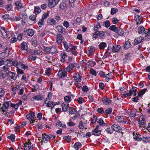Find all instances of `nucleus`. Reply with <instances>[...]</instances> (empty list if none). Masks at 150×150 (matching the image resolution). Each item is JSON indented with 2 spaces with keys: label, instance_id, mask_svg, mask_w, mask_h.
<instances>
[{
  "label": "nucleus",
  "instance_id": "nucleus-1",
  "mask_svg": "<svg viewBox=\"0 0 150 150\" xmlns=\"http://www.w3.org/2000/svg\"><path fill=\"white\" fill-rule=\"evenodd\" d=\"M18 66L16 67V71L18 74L23 75L24 74V71L28 68V66L26 64H24L21 62L18 61Z\"/></svg>",
  "mask_w": 150,
  "mask_h": 150
},
{
  "label": "nucleus",
  "instance_id": "nucleus-2",
  "mask_svg": "<svg viewBox=\"0 0 150 150\" xmlns=\"http://www.w3.org/2000/svg\"><path fill=\"white\" fill-rule=\"evenodd\" d=\"M10 103H11V101L4 102L2 104L0 103V112L2 113L7 112Z\"/></svg>",
  "mask_w": 150,
  "mask_h": 150
},
{
  "label": "nucleus",
  "instance_id": "nucleus-3",
  "mask_svg": "<svg viewBox=\"0 0 150 150\" xmlns=\"http://www.w3.org/2000/svg\"><path fill=\"white\" fill-rule=\"evenodd\" d=\"M55 137L54 135L51 134H42V141L45 143H47L51 140H53Z\"/></svg>",
  "mask_w": 150,
  "mask_h": 150
},
{
  "label": "nucleus",
  "instance_id": "nucleus-4",
  "mask_svg": "<svg viewBox=\"0 0 150 150\" xmlns=\"http://www.w3.org/2000/svg\"><path fill=\"white\" fill-rule=\"evenodd\" d=\"M6 66L9 67L14 66L16 67L18 66V61L17 60L13 61L11 59H7L5 62Z\"/></svg>",
  "mask_w": 150,
  "mask_h": 150
},
{
  "label": "nucleus",
  "instance_id": "nucleus-5",
  "mask_svg": "<svg viewBox=\"0 0 150 150\" xmlns=\"http://www.w3.org/2000/svg\"><path fill=\"white\" fill-rule=\"evenodd\" d=\"M58 2V0H48V7L50 8H52L55 6Z\"/></svg>",
  "mask_w": 150,
  "mask_h": 150
},
{
  "label": "nucleus",
  "instance_id": "nucleus-6",
  "mask_svg": "<svg viewBox=\"0 0 150 150\" xmlns=\"http://www.w3.org/2000/svg\"><path fill=\"white\" fill-rule=\"evenodd\" d=\"M24 150H33V146L30 142H25L23 144Z\"/></svg>",
  "mask_w": 150,
  "mask_h": 150
},
{
  "label": "nucleus",
  "instance_id": "nucleus-7",
  "mask_svg": "<svg viewBox=\"0 0 150 150\" xmlns=\"http://www.w3.org/2000/svg\"><path fill=\"white\" fill-rule=\"evenodd\" d=\"M7 76L9 79L11 80H15L16 79V77H15L16 74L14 72H12L11 71L6 72Z\"/></svg>",
  "mask_w": 150,
  "mask_h": 150
},
{
  "label": "nucleus",
  "instance_id": "nucleus-8",
  "mask_svg": "<svg viewBox=\"0 0 150 150\" xmlns=\"http://www.w3.org/2000/svg\"><path fill=\"white\" fill-rule=\"evenodd\" d=\"M76 65H77L76 63L70 64L68 67L67 68V70L70 73H72V70L73 69H76Z\"/></svg>",
  "mask_w": 150,
  "mask_h": 150
},
{
  "label": "nucleus",
  "instance_id": "nucleus-9",
  "mask_svg": "<svg viewBox=\"0 0 150 150\" xmlns=\"http://www.w3.org/2000/svg\"><path fill=\"white\" fill-rule=\"evenodd\" d=\"M59 77L62 78L67 76V72L65 70H59L58 74Z\"/></svg>",
  "mask_w": 150,
  "mask_h": 150
},
{
  "label": "nucleus",
  "instance_id": "nucleus-10",
  "mask_svg": "<svg viewBox=\"0 0 150 150\" xmlns=\"http://www.w3.org/2000/svg\"><path fill=\"white\" fill-rule=\"evenodd\" d=\"M1 29L2 30L4 31V32H1V35L5 38H7L9 37V34L8 32L9 31H7L6 29L4 27H1Z\"/></svg>",
  "mask_w": 150,
  "mask_h": 150
},
{
  "label": "nucleus",
  "instance_id": "nucleus-11",
  "mask_svg": "<svg viewBox=\"0 0 150 150\" xmlns=\"http://www.w3.org/2000/svg\"><path fill=\"white\" fill-rule=\"evenodd\" d=\"M74 78L76 82H80L81 81V76L78 73L74 74Z\"/></svg>",
  "mask_w": 150,
  "mask_h": 150
},
{
  "label": "nucleus",
  "instance_id": "nucleus-12",
  "mask_svg": "<svg viewBox=\"0 0 150 150\" xmlns=\"http://www.w3.org/2000/svg\"><path fill=\"white\" fill-rule=\"evenodd\" d=\"M46 104V106L47 107H50L53 106L52 108H53L54 106L57 104V103H54L52 101H48L46 102V103H45L43 104L44 106H45V104Z\"/></svg>",
  "mask_w": 150,
  "mask_h": 150
},
{
  "label": "nucleus",
  "instance_id": "nucleus-13",
  "mask_svg": "<svg viewBox=\"0 0 150 150\" xmlns=\"http://www.w3.org/2000/svg\"><path fill=\"white\" fill-rule=\"evenodd\" d=\"M114 131L117 132L119 133H122V129L120 127L116 124H114L112 125Z\"/></svg>",
  "mask_w": 150,
  "mask_h": 150
},
{
  "label": "nucleus",
  "instance_id": "nucleus-14",
  "mask_svg": "<svg viewBox=\"0 0 150 150\" xmlns=\"http://www.w3.org/2000/svg\"><path fill=\"white\" fill-rule=\"evenodd\" d=\"M62 109L64 112L68 111L69 108V104L67 102H64L62 104Z\"/></svg>",
  "mask_w": 150,
  "mask_h": 150
},
{
  "label": "nucleus",
  "instance_id": "nucleus-15",
  "mask_svg": "<svg viewBox=\"0 0 150 150\" xmlns=\"http://www.w3.org/2000/svg\"><path fill=\"white\" fill-rule=\"evenodd\" d=\"M144 39V38L143 37H137L135 39L134 42V44L136 45L140 43Z\"/></svg>",
  "mask_w": 150,
  "mask_h": 150
},
{
  "label": "nucleus",
  "instance_id": "nucleus-16",
  "mask_svg": "<svg viewBox=\"0 0 150 150\" xmlns=\"http://www.w3.org/2000/svg\"><path fill=\"white\" fill-rule=\"evenodd\" d=\"M147 31L148 30H146L143 26H141L139 28V33L142 35L145 34V36Z\"/></svg>",
  "mask_w": 150,
  "mask_h": 150
},
{
  "label": "nucleus",
  "instance_id": "nucleus-17",
  "mask_svg": "<svg viewBox=\"0 0 150 150\" xmlns=\"http://www.w3.org/2000/svg\"><path fill=\"white\" fill-rule=\"evenodd\" d=\"M134 18L137 24H140L142 22V18L141 16L136 15L134 16Z\"/></svg>",
  "mask_w": 150,
  "mask_h": 150
},
{
  "label": "nucleus",
  "instance_id": "nucleus-18",
  "mask_svg": "<svg viewBox=\"0 0 150 150\" xmlns=\"http://www.w3.org/2000/svg\"><path fill=\"white\" fill-rule=\"evenodd\" d=\"M59 7L62 10H66L67 9V5L65 1L62 2L60 3Z\"/></svg>",
  "mask_w": 150,
  "mask_h": 150
},
{
  "label": "nucleus",
  "instance_id": "nucleus-19",
  "mask_svg": "<svg viewBox=\"0 0 150 150\" xmlns=\"http://www.w3.org/2000/svg\"><path fill=\"white\" fill-rule=\"evenodd\" d=\"M62 37L60 34H57L56 36V41L58 44H60L62 43Z\"/></svg>",
  "mask_w": 150,
  "mask_h": 150
},
{
  "label": "nucleus",
  "instance_id": "nucleus-20",
  "mask_svg": "<svg viewBox=\"0 0 150 150\" xmlns=\"http://www.w3.org/2000/svg\"><path fill=\"white\" fill-rule=\"evenodd\" d=\"M31 53L35 55H39L42 54V51L40 49L33 50L31 51Z\"/></svg>",
  "mask_w": 150,
  "mask_h": 150
},
{
  "label": "nucleus",
  "instance_id": "nucleus-21",
  "mask_svg": "<svg viewBox=\"0 0 150 150\" xmlns=\"http://www.w3.org/2000/svg\"><path fill=\"white\" fill-rule=\"evenodd\" d=\"M15 4L18 11H20V9L23 8L22 4L19 1H16Z\"/></svg>",
  "mask_w": 150,
  "mask_h": 150
},
{
  "label": "nucleus",
  "instance_id": "nucleus-22",
  "mask_svg": "<svg viewBox=\"0 0 150 150\" xmlns=\"http://www.w3.org/2000/svg\"><path fill=\"white\" fill-rule=\"evenodd\" d=\"M47 23L50 25H54L56 24L57 22L53 18H49L47 20Z\"/></svg>",
  "mask_w": 150,
  "mask_h": 150
},
{
  "label": "nucleus",
  "instance_id": "nucleus-23",
  "mask_svg": "<svg viewBox=\"0 0 150 150\" xmlns=\"http://www.w3.org/2000/svg\"><path fill=\"white\" fill-rule=\"evenodd\" d=\"M44 97L43 96H42L40 94L39 95H36L33 97V98L35 100H42Z\"/></svg>",
  "mask_w": 150,
  "mask_h": 150
},
{
  "label": "nucleus",
  "instance_id": "nucleus-24",
  "mask_svg": "<svg viewBox=\"0 0 150 150\" xmlns=\"http://www.w3.org/2000/svg\"><path fill=\"white\" fill-rule=\"evenodd\" d=\"M131 45L129 41H126L124 45V48L125 49H127L130 47Z\"/></svg>",
  "mask_w": 150,
  "mask_h": 150
},
{
  "label": "nucleus",
  "instance_id": "nucleus-25",
  "mask_svg": "<svg viewBox=\"0 0 150 150\" xmlns=\"http://www.w3.org/2000/svg\"><path fill=\"white\" fill-rule=\"evenodd\" d=\"M97 122L100 125H102V126H104L106 125V123L104 122L102 118L97 119Z\"/></svg>",
  "mask_w": 150,
  "mask_h": 150
},
{
  "label": "nucleus",
  "instance_id": "nucleus-26",
  "mask_svg": "<svg viewBox=\"0 0 150 150\" xmlns=\"http://www.w3.org/2000/svg\"><path fill=\"white\" fill-rule=\"evenodd\" d=\"M20 47L21 49L24 50H27L28 49L27 45L25 42H23L21 44Z\"/></svg>",
  "mask_w": 150,
  "mask_h": 150
},
{
  "label": "nucleus",
  "instance_id": "nucleus-27",
  "mask_svg": "<svg viewBox=\"0 0 150 150\" xmlns=\"http://www.w3.org/2000/svg\"><path fill=\"white\" fill-rule=\"evenodd\" d=\"M107 46L106 43L105 42H101L99 45V48L100 50H104L105 47Z\"/></svg>",
  "mask_w": 150,
  "mask_h": 150
},
{
  "label": "nucleus",
  "instance_id": "nucleus-28",
  "mask_svg": "<svg viewBox=\"0 0 150 150\" xmlns=\"http://www.w3.org/2000/svg\"><path fill=\"white\" fill-rule=\"evenodd\" d=\"M102 101L104 104L106 105H110L111 102V100H110L108 98H103L102 99Z\"/></svg>",
  "mask_w": 150,
  "mask_h": 150
},
{
  "label": "nucleus",
  "instance_id": "nucleus-29",
  "mask_svg": "<svg viewBox=\"0 0 150 150\" xmlns=\"http://www.w3.org/2000/svg\"><path fill=\"white\" fill-rule=\"evenodd\" d=\"M77 113V111L76 109L73 107L69 108V114H74Z\"/></svg>",
  "mask_w": 150,
  "mask_h": 150
},
{
  "label": "nucleus",
  "instance_id": "nucleus-30",
  "mask_svg": "<svg viewBox=\"0 0 150 150\" xmlns=\"http://www.w3.org/2000/svg\"><path fill=\"white\" fill-rule=\"evenodd\" d=\"M26 32L27 35L29 36H33L34 33L33 30L32 29H29L27 30Z\"/></svg>",
  "mask_w": 150,
  "mask_h": 150
},
{
  "label": "nucleus",
  "instance_id": "nucleus-31",
  "mask_svg": "<svg viewBox=\"0 0 150 150\" xmlns=\"http://www.w3.org/2000/svg\"><path fill=\"white\" fill-rule=\"evenodd\" d=\"M44 59L46 61H47V62L49 63H51L52 61L53 60L52 57L50 56H45L44 57Z\"/></svg>",
  "mask_w": 150,
  "mask_h": 150
},
{
  "label": "nucleus",
  "instance_id": "nucleus-32",
  "mask_svg": "<svg viewBox=\"0 0 150 150\" xmlns=\"http://www.w3.org/2000/svg\"><path fill=\"white\" fill-rule=\"evenodd\" d=\"M101 134V131L100 130H93L92 131V134L95 136H99Z\"/></svg>",
  "mask_w": 150,
  "mask_h": 150
},
{
  "label": "nucleus",
  "instance_id": "nucleus-33",
  "mask_svg": "<svg viewBox=\"0 0 150 150\" xmlns=\"http://www.w3.org/2000/svg\"><path fill=\"white\" fill-rule=\"evenodd\" d=\"M50 53L54 54L57 52V49L55 46L50 47Z\"/></svg>",
  "mask_w": 150,
  "mask_h": 150
},
{
  "label": "nucleus",
  "instance_id": "nucleus-34",
  "mask_svg": "<svg viewBox=\"0 0 150 150\" xmlns=\"http://www.w3.org/2000/svg\"><path fill=\"white\" fill-rule=\"evenodd\" d=\"M121 47V46L119 45H115L113 46L112 51L113 52H117L118 51Z\"/></svg>",
  "mask_w": 150,
  "mask_h": 150
},
{
  "label": "nucleus",
  "instance_id": "nucleus-35",
  "mask_svg": "<svg viewBox=\"0 0 150 150\" xmlns=\"http://www.w3.org/2000/svg\"><path fill=\"white\" fill-rule=\"evenodd\" d=\"M56 126L58 127H62V128H65L66 127V125L65 123H62L60 122H57L56 123Z\"/></svg>",
  "mask_w": 150,
  "mask_h": 150
},
{
  "label": "nucleus",
  "instance_id": "nucleus-36",
  "mask_svg": "<svg viewBox=\"0 0 150 150\" xmlns=\"http://www.w3.org/2000/svg\"><path fill=\"white\" fill-rule=\"evenodd\" d=\"M67 55L66 53L65 52L62 53L61 54V57L62 58V59H61L62 62H64L65 61V59L67 57Z\"/></svg>",
  "mask_w": 150,
  "mask_h": 150
},
{
  "label": "nucleus",
  "instance_id": "nucleus-37",
  "mask_svg": "<svg viewBox=\"0 0 150 150\" xmlns=\"http://www.w3.org/2000/svg\"><path fill=\"white\" fill-rule=\"evenodd\" d=\"M57 29L58 32L62 33H63L65 31V29L62 26L58 25L56 27Z\"/></svg>",
  "mask_w": 150,
  "mask_h": 150
},
{
  "label": "nucleus",
  "instance_id": "nucleus-38",
  "mask_svg": "<svg viewBox=\"0 0 150 150\" xmlns=\"http://www.w3.org/2000/svg\"><path fill=\"white\" fill-rule=\"evenodd\" d=\"M19 90V86H16L12 88V91L13 92V94L14 95L16 93H18Z\"/></svg>",
  "mask_w": 150,
  "mask_h": 150
},
{
  "label": "nucleus",
  "instance_id": "nucleus-39",
  "mask_svg": "<svg viewBox=\"0 0 150 150\" xmlns=\"http://www.w3.org/2000/svg\"><path fill=\"white\" fill-rule=\"evenodd\" d=\"M82 145L79 142H76L74 145V147L76 150H78L79 148H81L82 147Z\"/></svg>",
  "mask_w": 150,
  "mask_h": 150
},
{
  "label": "nucleus",
  "instance_id": "nucleus-40",
  "mask_svg": "<svg viewBox=\"0 0 150 150\" xmlns=\"http://www.w3.org/2000/svg\"><path fill=\"white\" fill-rule=\"evenodd\" d=\"M139 124L142 125H144L146 123V121L144 118L142 117H140L139 118Z\"/></svg>",
  "mask_w": 150,
  "mask_h": 150
},
{
  "label": "nucleus",
  "instance_id": "nucleus-41",
  "mask_svg": "<svg viewBox=\"0 0 150 150\" xmlns=\"http://www.w3.org/2000/svg\"><path fill=\"white\" fill-rule=\"evenodd\" d=\"M147 90V89L146 88H144L143 89L141 90L139 93H138V96L139 97H141L145 93V92Z\"/></svg>",
  "mask_w": 150,
  "mask_h": 150
},
{
  "label": "nucleus",
  "instance_id": "nucleus-42",
  "mask_svg": "<svg viewBox=\"0 0 150 150\" xmlns=\"http://www.w3.org/2000/svg\"><path fill=\"white\" fill-rule=\"evenodd\" d=\"M64 99L65 101L64 102H67V103L70 102L71 100V96H65Z\"/></svg>",
  "mask_w": 150,
  "mask_h": 150
},
{
  "label": "nucleus",
  "instance_id": "nucleus-43",
  "mask_svg": "<svg viewBox=\"0 0 150 150\" xmlns=\"http://www.w3.org/2000/svg\"><path fill=\"white\" fill-rule=\"evenodd\" d=\"M98 34L99 36L103 39H104L106 37L105 33L103 31H99Z\"/></svg>",
  "mask_w": 150,
  "mask_h": 150
},
{
  "label": "nucleus",
  "instance_id": "nucleus-44",
  "mask_svg": "<svg viewBox=\"0 0 150 150\" xmlns=\"http://www.w3.org/2000/svg\"><path fill=\"white\" fill-rule=\"evenodd\" d=\"M106 131L108 134H112V133L114 131V130L112 127V125L111 127H109L106 130Z\"/></svg>",
  "mask_w": 150,
  "mask_h": 150
},
{
  "label": "nucleus",
  "instance_id": "nucleus-45",
  "mask_svg": "<svg viewBox=\"0 0 150 150\" xmlns=\"http://www.w3.org/2000/svg\"><path fill=\"white\" fill-rule=\"evenodd\" d=\"M7 74L5 73L4 72L3 70L0 71V79H4L6 76Z\"/></svg>",
  "mask_w": 150,
  "mask_h": 150
},
{
  "label": "nucleus",
  "instance_id": "nucleus-46",
  "mask_svg": "<svg viewBox=\"0 0 150 150\" xmlns=\"http://www.w3.org/2000/svg\"><path fill=\"white\" fill-rule=\"evenodd\" d=\"M10 106L15 109L14 111L16 110L19 106L18 104L13 103L11 102L10 103Z\"/></svg>",
  "mask_w": 150,
  "mask_h": 150
},
{
  "label": "nucleus",
  "instance_id": "nucleus-47",
  "mask_svg": "<svg viewBox=\"0 0 150 150\" xmlns=\"http://www.w3.org/2000/svg\"><path fill=\"white\" fill-rule=\"evenodd\" d=\"M9 67L7 66H4L3 67L2 69L6 73V72H9V71L11 70V68H10Z\"/></svg>",
  "mask_w": 150,
  "mask_h": 150
},
{
  "label": "nucleus",
  "instance_id": "nucleus-48",
  "mask_svg": "<svg viewBox=\"0 0 150 150\" xmlns=\"http://www.w3.org/2000/svg\"><path fill=\"white\" fill-rule=\"evenodd\" d=\"M35 13L36 14H37L40 13L41 11V9L38 6H36L34 9Z\"/></svg>",
  "mask_w": 150,
  "mask_h": 150
},
{
  "label": "nucleus",
  "instance_id": "nucleus-49",
  "mask_svg": "<svg viewBox=\"0 0 150 150\" xmlns=\"http://www.w3.org/2000/svg\"><path fill=\"white\" fill-rule=\"evenodd\" d=\"M38 23L39 25V28H40L44 24V20L41 19L39 20Z\"/></svg>",
  "mask_w": 150,
  "mask_h": 150
},
{
  "label": "nucleus",
  "instance_id": "nucleus-50",
  "mask_svg": "<svg viewBox=\"0 0 150 150\" xmlns=\"http://www.w3.org/2000/svg\"><path fill=\"white\" fill-rule=\"evenodd\" d=\"M145 35V39L147 40L150 39V28L148 30L147 32Z\"/></svg>",
  "mask_w": 150,
  "mask_h": 150
},
{
  "label": "nucleus",
  "instance_id": "nucleus-51",
  "mask_svg": "<svg viewBox=\"0 0 150 150\" xmlns=\"http://www.w3.org/2000/svg\"><path fill=\"white\" fill-rule=\"evenodd\" d=\"M44 51L46 52L47 53L50 54V47H46L45 46H43L42 47Z\"/></svg>",
  "mask_w": 150,
  "mask_h": 150
},
{
  "label": "nucleus",
  "instance_id": "nucleus-52",
  "mask_svg": "<svg viewBox=\"0 0 150 150\" xmlns=\"http://www.w3.org/2000/svg\"><path fill=\"white\" fill-rule=\"evenodd\" d=\"M49 16V14L47 13H44L42 16V19L44 20Z\"/></svg>",
  "mask_w": 150,
  "mask_h": 150
},
{
  "label": "nucleus",
  "instance_id": "nucleus-53",
  "mask_svg": "<svg viewBox=\"0 0 150 150\" xmlns=\"http://www.w3.org/2000/svg\"><path fill=\"white\" fill-rule=\"evenodd\" d=\"M52 94L50 92L48 93L47 96L45 101V103H46V102L48 100H50L52 98Z\"/></svg>",
  "mask_w": 150,
  "mask_h": 150
},
{
  "label": "nucleus",
  "instance_id": "nucleus-54",
  "mask_svg": "<svg viewBox=\"0 0 150 150\" xmlns=\"http://www.w3.org/2000/svg\"><path fill=\"white\" fill-rule=\"evenodd\" d=\"M85 127L83 122L81 121L79 123L78 127L80 129H83Z\"/></svg>",
  "mask_w": 150,
  "mask_h": 150
},
{
  "label": "nucleus",
  "instance_id": "nucleus-55",
  "mask_svg": "<svg viewBox=\"0 0 150 150\" xmlns=\"http://www.w3.org/2000/svg\"><path fill=\"white\" fill-rule=\"evenodd\" d=\"M4 53H5V54L6 55V56H7L8 57L9 55V48L8 47H6V48L4 50Z\"/></svg>",
  "mask_w": 150,
  "mask_h": 150
},
{
  "label": "nucleus",
  "instance_id": "nucleus-56",
  "mask_svg": "<svg viewBox=\"0 0 150 150\" xmlns=\"http://www.w3.org/2000/svg\"><path fill=\"white\" fill-rule=\"evenodd\" d=\"M90 73L92 75L96 76L97 74V72L96 71L93 69H91L89 70Z\"/></svg>",
  "mask_w": 150,
  "mask_h": 150
},
{
  "label": "nucleus",
  "instance_id": "nucleus-57",
  "mask_svg": "<svg viewBox=\"0 0 150 150\" xmlns=\"http://www.w3.org/2000/svg\"><path fill=\"white\" fill-rule=\"evenodd\" d=\"M76 0H69L70 6L72 8H74L75 6L74 3Z\"/></svg>",
  "mask_w": 150,
  "mask_h": 150
},
{
  "label": "nucleus",
  "instance_id": "nucleus-58",
  "mask_svg": "<svg viewBox=\"0 0 150 150\" xmlns=\"http://www.w3.org/2000/svg\"><path fill=\"white\" fill-rule=\"evenodd\" d=\"M143 141L146 143L148 142H150V137H143Z\"/></svg>",
  "mask_w": 150,
  "mask_h": 150
},
{
  "label": "nucleus",
  "instance_id": "nucleus-59",
  "mask_svg": "<svg viewBox=\"0 0 150 150\" xmlns=\"http://www.w3.org/2000/svg\"><path fill=\"white\" fill-rule=\"evenodd\" d=\"M5 92L4 90L0 88V97H4L5 96Z\"/></svg>",
  "mask_w": 150,
  "mask_h": 150
},
{
  "label": "nucleus",
  "instance_id": "nucleus-60",
  "mask_svg": "<svg viewBox=\"0 0 150 150\" xmlns=\"http://www.w3.org/2000/svg\"><path fill=\"white\" fill-rule=\"evenodd\" d=\"M21 80L24 82H27L28 81V79L26 77V75L25 74H23Z\"/></svg>",
  "mask_w": 150,
  "mask_h": 150
},
{
  "label": "nucleus",
  "instance_id": "nucleus-61",
  "mask_svg": "<svg viewBox=\"0 0 150 150\" xmlns=\"http://www.w3.org/2000/svg\"><path fill=\"white\" fill-rule=\"evenodd\" d=\"M7 138L13 142L15 141V136L14 135L12 134L10 136H8Z\"/></svg>",
  "mask_w": 150,
  "mask_h": 150
},
{
  "label": "nucleus",
  "instance_id": "nucleus-62",
  "mask_svg": "<svg viewBox=\"0 0 150 150\" xmlns=\"http://www.w3.org/2000/svg\"><path fill=\"white\" fill-rule=\"evenodd\" d=\"M116 33H117L118 35H119L120 36H121L122 35V30L120 28H117L115 31Z\"/></svg>",
  "mask_w": 150,
  "mask_h": 150
},
{
  "label": "nucleus",
  "instance_id": "nucleus-63",
  "mask_svg": "<svg viewBox=\"0 0 150 150\" xmlns=\"http://www.w3.org/2000/svg\"><path fill=\"white\" fill-rule=\"evenodd\" d=\"M69 122L67 123V124L70 127H74L75 126V124L73 122L71 119L69 120Z\"/></svg>",
  "mask_w": 150,
  "mask_h": 150
},
{
  "label": "nucleus",
  "instance_id": "nucleus-64",
  "mask_svg": "<svg viewBox=\"0 0 150 150\" xmlns=\"http://www.w3.org/2000/svg\"><path fill=\"white\" fill-rule=\"evenodd\" d=\"M140 135H138L137 134L136 135H134V139L138 141H140L142 140V138L140 137Z\"/></svg>",
  "mask_w": 150,
  "mask_h": 150
}]
</instances>
